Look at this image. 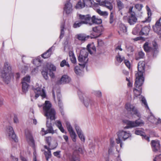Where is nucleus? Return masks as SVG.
<instances>
[{
    "mask_svg": "<svg viewBox=\"0 0 161 161\" xmlns=\"http://www.w3.org/2000/svg\"><path fill=\"white\" fill-rule=\"evenodd\" d=\"M85 6L95 8L103 6L111 11L113 8V0H83Z\"/></svg>",
    "mask_w": 161,
    "mask_h": 161,
    "instance_id": "nucleus-1",
    "label": "nucleus"
},
{
    "mask_svg": "<svg viewBox=\"0 0 161 161\" xmlns=\"http://www.w3.org/2000/svg\"><path fill=\"white\" fill-rule=\"evenodd\" d=\"M87 50L83 49L80 51L78 58L79 62L81 63L79 64L82 68L85 67L88 61V52L92 54L93 52H95L96 51V48L93 44H88L87 46Z\"/></svg>",
    "mask_w": 161,
    "mask_h": 161,
    "instance_id": "nucleus-2",
    "label": "nucleus"
},
{
    "mask_svg": "<svg viewBox=\"0 0 161 161\" xmlns=\"http://www.w3.org/2000/svg\"><path fill=\"white\" fill-rule=\"evenodd\" d=\"M12 68L10 64L7 62H5L3 68L1 72V76L3 80L7 84H8L13 76L12 73Z\"/></svg>",
    "mask_w": 161,
    "mask_h": 161,
    "instance_id": "nucleus-3",
    "label": "nucleus"
},
{
    "mask_svg": "<svg viewBox=\"0 0 161 161\" xmlns=\"http://www.w3.org/2000/svg\"><path fill=\"white\" fill-rule=\"evenodd\" d=\"M52 104L49 101L45 102L43 107V109L45 115L47 117V119L49 118L51 120H53L55 119L56 112L54 109L51 108Z\"/></svg>",
    "mask_w": 161,
    "mask_h": 161,
    "instance_id": "nucleus-4",
    "label": "nucleus"
},
{
    "mask_svg": "<svg viewBox=\"0 0 161 161\" xmlns=\"http://www.w3.org/2000/svg\"><path fill=\"white\" fill-rule=\"evenodd\" d=\"M118 137L116 141L117 144H120V146L122 147V141H125L131 136V134L129 131L123 130H119L117 133Z\"/></svg>",
    "mask_w": 161,
    "mask_h": 161,
    "instance_id": "nucleus-5",
    "label": "nucleus"
},
{
    "mask_svg": "<svg viewBox=\"0 0 161 161\" xmlns=\"http://www.w3.org/2000/svg\"><path fill=\"white\" fill-rule=\"evenodd\" d=\"M144 80L136 79L135 84V88L133 89L134 97H137L141 94L142 92V86L143 85Z\"/></svg>",
    "mask_w": 161,
    "mask_h": 161,
    "instance_id": "nucleus-6",
    "label": "nucleus"
},
{
    "mask_svg": "<svg viewBox=\"0 0 161 161\" xmlns=\"http://www.w3.org/2000/svg\"><path fill=\"white\" fill-rule=\"evenodd\" d=\"M145 62L143 61L139 62L138 64V72L136 74V79L144 80L143 76V73L145 72Z\"/></svg>",
    "mask_w": 161,
    "mask_h": 161,
    "instance_id": "nucleus-7",
    "label": "nucleus"
},
{
    "mask_svg": "<svg viewBox=\"0 0 161 161\" xmlns=\"http://www.w3.org/2000/svg\"><path fill=\"white\" fill-rule=\"evenodd\" d=\"M153 48H152L149 45V43L148 42H146L144 44L143 48L144 51L147 52H149L153 51V56H155V53L157 54L158 53L157 49L158 48V45L155 42H153Z\"/></svg>",
    "mask_w": 161,
    "mask_h": 161,
    "instance_id": "nucleus-8",
    "label": "nucleus"
},
{
    "mask_svg": "<svg viewBox=\"0 0 161 161\" xmlns=\"http://www.w3.org/2000/svg\"><path fill=\"white\" fill-rule=\"evenodd\" d=\"M125 108L128 112L131 114H135L138 117L141 116L140 114L134 105L130 103H127L125 104Z\"/></svg>",
    "mask_w": 161,
    "mask_h": 161,
    "instance_id": "nucleus-9",
    "label": "nucleus"
},
{
    "mask_svg": "<svg viewBox=\"0 0 161 161\" xmlns=\"http://www.w3.org/2000/svg\"><path fill=\"white\" fill-rule=\"evenodd\" d=\"M41 86L38 87L35 86L33 88V90L34 92L35 95V97L36 99L38 98L39 96H41L42 98L46 97V94L44 90L41 88Z\"/></svg>",
    "mask_w": 161,
    "mask_h": 161,
    "instance_id": "nucleus-10",
    "label": "nucleus"
},
{
    "mask_svg": "<svg viewBox=\"0 0 161 161\" xmlns=\"http://www.w3.org/2000/svg\"><path fill=\"white\" fill-rule=\"evenodd\" d=\"M123 19L125 21L127 22L130 25H134L137 20L136 14H133L128 16H124L123 17Z\"/></svg>",
    "mask_w": 161,
    "mask_h": 161,
    "instance_id": "nucleus-11",
    "label": "nucleus"
},
{
    "mask_svg": "<svg viewBox=\"0 0 161 161\" xmlns=\"http://www.w3.org/2000/svg\"><path fill=\"white\" fill-rule=\"evenodd\" d=\"M6 135L8 136L9 138L12 139L14 141L16 142L18 141V139L16 137L13 128L10 126L7 127L6 131Z\"/></svg>",
    "mask_w": 161,
    "mask_h": 161,
    "instance_id": "nucleus-12",
    "label": "nucleus"
},
{
    "mask_svg": "<svg viewBox=\"0 0 161 161\" xmlns=\"http://www.w3.org/2000/svg\"><path fill=\"white\" fill-rule=\"evenodd\" d=\"M78 16L83 24H89L90 25H92V24L90 22L91 17L89 15H83L79 14L78 15Z\"/></svg>",
    "mask_w": 161,
    "mask_h": 161,
    "instance_id": "nucleus-13",
    "label": "nucleus"
},
{
    "mask_svg": "<svg viewBox=\"0 0 161 161\" xmlns=\"http://www.w3.org/2000/svg\"><path fill=\"white\" fill-rule=\"evenodd\" d=\"M78 94L80 99L81 101L83 102V103L86 107H88L89 103L91 105H92V102L89 98H86L85 99H84L82 93L80 90H78Z\"/></svg>",
    "mask_w": 161,
    "mask_h": 161,
    "instance_id": "nucleus-14",
    "label": "nucleus"
},
{
    "mask_svg": "<svg viewBox=\"0 0 161 161\" xmlns=\"http://www.w3.org/2000/svg\"><path fill=\"white\" fill-rule=\"evenodd\" d=\"M92 30L96 34V36H94V38H96L99 37L102 35L104 31V28L102 25H98L93 27Z\"/></svg>",
    "mask_w": 161,
    "mask_h": 161,
    "instance_id": "nucleus-15",
    "label": "nucleus"
},
{
    "mask_svg": "<svg viewBox=\"0 0 161 161\" xmlns=\"http://www.w3.org/2000/svg\"><path fill=\"white\" fill-rule=\"evenodd\" d=\"M64 11L66 14L71 13L73 11L72 5L70 1H67L65 3L64 8Z\"/></svg>",
    "mask_w": 161,
    "mask_h": 161,
    "instance_id": "nucleus-16",
    "label": "nucleus"
},
{
    "mask_svg": "<svg viewBox=\"0 0 161 161\" xmlns=\"http://www.w3.org/2000/svg\"><path fill=\"white\" fill-rule=\"evenodd\" d=\"M151 143L152 150L153 152H156L160 150V145L159 141L157 140H152Z\"/></svg>",
    "mask_w": 161,
    "mask_h": 161,
    "instance_id": "nucleus-17",
    "label": "nucleus"
},
{
    "mask_svg": "<svg viewBox=\"0 0 161 161\" xmlns=\"http://www.w3.org/2000/svg\"><path fill=\"white\" fill-rule=\"evenodd\" d=\"M89 36L82 33L77 34L75 36V38L82 42H84L89 38Z\"/></svg>",
    "mask_w": 161,
    "mask_h": 161,
    "instance_id": "nucleus-18",
    "label": "nucleus"
},
{
    "mask_svg": "<svg viewBox=\"0 0 161 161\" xmlns=\"http://www.w3.org/2000/svg\"><path fill=\"white\" fill-rule=\"evenodd\" d=\"M25 132L27 141L29 144L32 145L33 147H34V141L30 132L28 130H26Z\"/></svg>",
    "mask_w": 161,
    "mask_h": 161,
    "instance_id": "nucleus-19",
    "label": "nucleus"
},
{
    "mask_svg": "<svg viewBox=\"0 0 161 161\" xmlns=\"http://www.w3.org/2000/svg\"><path fill=\"white\" fill-rule=\"evenodd\" d=\"M71 80L70 78L67 75H64L62 76L61 79L58 81L57 84L60 85L69 83Z\"/></svg>",
    "mask_w": 161,
    "mask_h": 161,
    "instance_id": "nucleus-20",
    "label": "nucleus"
},
{
    "mask_svg": "<svg viewBox=\"0 0 161 161\" xmlns=\"http://www.w3.org/2000/svg\"><path fill=\"white\" fill-rule=\"evenodd\" d=\"M153 31L159 36L161 38V25L158 22H156L155 25L153 27Z\"/></svg>",
    "mask_w": 161,
    "mask_h": 161,
    "instance_id": "nucleus-21",
    "label": "nucleus"
},
{
    "mask_svg": "<svg viewBox=\"0 0 161 161\" xmlns=\"http://www.w3.org/2000/svg\"><path fill=\"white\" fill-rule=\"evenodd\" d=\"M123 121L127 125V126L125 127V128L129 129L136 127L135 121L124 120Z\"/></svg>",
    "mask_w": 161,
    "mask_h": 161,
    "instance_id": "nucleus-22",
    "label": "nucleus"
},
{
    "mask_svg": "<svg viewBox=\"0 0 161 161\" xmlns=\"http://www.w3.org/2000/svg\"><path fill=\"white\" fill-rule=\"evenodd\" d=\"M52 124L51 123H48V121H47L46 125L47 127V129L45 131V133H41L42 135H44L48 133H50L52 134L54 133V130H53V127L52 125Z\"/></svg>",
    "mask_w": 161,
    "mask_h": 161,
    "instance_id": "nucleus-23",
    "label": "nucleus"
},
{
    "mask_svg": "<svg viewBox=\"0 0 161 161\" xmlns=\"http://www.w3.org/2000/svg\"><path fill=\"white\" fill-rule=\"evenodd\" d=\"M75 129L81 141L84 142L85 141V138L84 135L80 130V128L77 125H75Z\"/></svg>",
    "mask_w": 161,
    "mask_h": 161,
    "instance_id": "nucleus-24",
    "label": "nucleus"
},
{
    "mask_svg": "<svg viewBox=\"0 0 161 161\" xmlns=\"http://www.w3.org/2000/svg\"><path fill=\"white\" fill-rule=\"evenodd\" d=\"M54 50V47L53 46L48 49L47 51L42 54V58H46L50 57L52 53V50Z\"/></svg>",
    "mask_w": 161,
    "mask_h": 161,
    "instance_id": "nucleus-25",
    "label": "nucleus"
},
{
    "mask_svg": "<svg viewBox=\"0 0 161 161\" xmlns=\"http://www.w3.org/2000/svg\"><path fill=\"white\" fill-rule=\"evenodd\" d=\"M150 31V27L148 26H145L143 27L139 32L140 35H147Z\"/></svg>",
    "mask_w": 161,
    "mask_h": 161,
    "instance_id": "nucleus-26",
    "label": "nucleus"
},
{
    "mask_svg": "<svg viewBox=\"0 0 161 161\" xmlns=\"http://www.w3.org/2000/svg\"><path fill=\"white\" fill-rule=\"evenodd\" d=\"M91 20H92V24H100L102 23V20L101 19H98L96 17L95 15H93L92 18H91Z\"/></svg>",
    "mask_w": 161,
    "mask_h": 161,
    "instance_id": "nucleus-27",
    "label": "nucleus"
},
{
    "mask_svg": "<svg viewBox=\"0 0 161 161\" xmlns=\"http://www.w3.org/2000/svg\"><path fill=\"white\" fill-rule=\"evenodd\" d=\"M146 9L147 11V14L148 16L147 18H146V19L144 21H143L142 22L144 23L147 22H149L151 20V12L150 10V9L148 6H147L146 7Z\"/></svg>",
    "mask_w": 161,
    "mask_h": 161,
    "instance_id": "nucleus-28",
    "label": "nucleus"
},
{
    "mask_svg": "<svg viewBox=\"0 0 161 161\" xmlns=\"http://www.w3.org/2000/svg\"><path fill=\"white\" fill-rule=\"evenodd\" d=\"M55 124L62 133H66L62 126V123L60 120H56V121L55 122Z\"/></svg>",
    "mask_w": 161,
    "mask_h": 161,
    "instance_id": "nucleus-29",
    "label": "nucleus"
},
{
    "mask_svg": "<svg viewBox=\"0 0 161 161\" xmlns=\"http://www.w3.org/2000/svg\"><path fill=\"white\" fill-rule=\"evenodd\" d=\"M57 97L58 101V106L60 108V111L62 113L63 109V105L62 104V102L61 100V95L60 92H58V93L57 94Z\"/></svg>",
    "mask_w": 161,
    "mask_h": 161,
    "instance_id": "nucleus-30",
    "label": "nucleus"
},
{
    "mask_svg": "<svg viewBox=\"0 0 161 161\" xmlns=\"http://www.w3.org/2000/svg\"><path fill=\"white\" fill-rule=\"evenodd\" d=\"M96 11L100 15L103 16L105 18H106L108 15V13L106 11H102L99 8L97 9H96Z\"/></svg>",
    "mask_w": 161,
    "mask_h": 161,
    "instance_id": "nucleus-31",
    "label": "nucleus"
},
{
    "mask_svg": "<svg viewBox=\"0 0 161 161\" xmlns=\"http://www.w3.org/2000/svg\"><path fill=\"white\" fill-rule=\"evenodd\" d=\"M22 91L24 93H26L28 91L29 85V84L25 82H22Z\"/></svg>",
    "mask_w": 161,
    "mask_h": 161,
    "instance_id": "nucleus-32",
    "label": "nucleus"
},
{
    "mask_svg": "<svg viewBox=\"0 0 161 161\" xmlns=\"http://www.w3.org/2000/svg\"><path fill=\"white\" fill-rule=\"evenodd\" d=\"M46 66L47 69L49 70L50 71H55L56 70V67L50 63H47Z\"/></svg>",
    "mask_w": 161,
    "mask_h": 161,
    "instance_id": "nucleus-33",
    "label": "nucleus"
},
{
    "mask_svg": "<svg viewBox=\"0 0 161 161\" xmlns=\"http://www.w3.org/2000/svg\"><path fill=\"white\" fill-rule=\"evenodd\" d=\"M46 66L47 69L49 70L50 71H55L56 70V67L50 63H47Z\"/></svg>",
    "mask_w": 161,
    "mask_h": 161,
    "instance_id": "nucleus-34",
    "label": "nucleus"
},
{
    "mask_svg": "<svg viewBox=\"0 0 161 161\" xmlns=\"http://www.w3.org/2000/svg\"><path fill=\"white\" fill-rule=\"evenodd\" d=\"M116 61L119 63H121L125 59V57L124 56H122L119 53H118V54L116 57Z\"/></svg>",
    "mask_w": 161,
    "mask_h": 161,
    "instance_id": "nucleus-35",
    "label": "nucleus"
},
{
    "mask_svg": "<svg viewBox=\"0 0 161 161\" xmlns=\"http://www.w3.org/2000/svg\"><path fill=\"white\" fill-rule=\"evenodd\" d=\"M69 57L71 62L74 64H76V60L73 52H71L69 53Z\"/></svg>",
    "mask_w": 161,
    "mask_h": 161,
    "instance_id": "nucleus-36",
    "label": "nucleus"
},
{
    "mask_svg": "<svg viewBox=\"0 0 161 161\" xmlns=\"http://www.w3.org/2000/svg\"><path fill=\"white\" fill-rule=\"evenodd\" d=\"M70 161H80L78 155H75V153H73L69 158Z\"/></svg>",
    "mask_w": 161,
    "mask_h": 161,
    "instance_id": "nucleus-37",
    "label": "nucleus"
},
{
    "mask_svg": "<svg viewBox=\"0 0 161 161\" xmlns=\"http://www.w3.org/2000/svg\"><path fill=\"white\" fill-rule=\"evenodd\" d=\"M85 7V4L83 2L82 3L80 0L76 4L75 6V8L77 9H81Z\"/></svg>",
    "mask_w": 161,
    "mask_h": 161,
    "instance_id": "nucleus-38",
    "label": "nucleus"
},
{
    "mask_svg": "<svg viewBox=\"0 0 161 161\" xmlns=\"http://www.w3.org/2000/svg\"><path fill=\"white\" fill-rule=\"evenodd\" d=\"M119 28L121 31L123 33H126L127 31V28L125 25L123 24H119Z\"/></svg>",
    "mask_w": 161,
    "mask_h": 161,
    "instance_id": "nucleus-39",
    "label": "nucleus"
},
{
    "mask_svg": "<svg viewBox=\"0 0 161 161\" xmlns=\"http://www.w3.org/2000/svg\"><path fill=\"white\" fill-rule=\"evenodd\" d=\"M80 67H81V66H80V67H79L78 66H75V72L77 75H80L82 71ZM81 68L82 67H81Z\"/></svg>",
    "mask_w": 161,
    "mask_h": 161,
    "instance_id": "nucleus-40",
    "label": "nucleus"
},
{
    "mask_svg": "<svg viewBox=\"0 0 161 161\" xmlns=\"http://www.w3.org/2000/svg\"><path fill=\"white\" fill-rule=\"evenodd\" d=\"M65 124L66 126V127L67 128V129L69 132H71V131H73L74 130H73V128L71 125L70 123L68 121H65Z\"/></svg>",
    "mask_w": 161,
    "mask_h": 161,
    "instance_id": "nucleus-41",
    "label": "nucleus"
},
{
    "mask_svg": "<svg viewBox=\"0 0 161 161\" xmlns=\"http://www.w3.org/2000/svg\"><path fill=\"white\" fill-rule=\"evenodd\" d=\"M135 122L136 127L142 126L144 124V122L140 119L136 120Z\"/></svg>",
    "mask_w": 161,
    "mask_h": 161,
    "instance_id": "nucleus-42",
    "label": "nucleus"
},
{
    "mask_svg": "<svg viewBox=\"0 0 161 161\" xmlns=\"http://www.w3.org/2000/svg\"><path fill=\"white\" fill-rule=\"evenodd\" d=\"M60 28H61V32H60V39L62 38L63 36L64 35V23H63L61 24V26H60Z\"/></svg>",
    "mask_w": 161,
    "mask_h": 161,
    "instance_id": "nucleus-43",
    "label": "nucleus"
},
{
    "mask_svg": "<svg viewBox=\"0 0 161 161\" xmlns=\"http://www.w3.org/2000/svg\"><path fill=\"white\" fill-rule=\"evenodd\" d=\"M142 99L141 100V101H142V103L144 104L145 108H147V109H148L149 111H150V110L149 109V108L148 106L147 103V102L145 98L143 97H142Z\"/></svg>",
    "mask_w": 161,
    "mask_h": 161,
    "instance_id": "nucleus-44",
    "label": "nucleus"
},
{
    "mask_svg": "<svg viewBox=\"0 0 161 161\" xmlns=\"http://www.w3.org/2000/svg\"><path fill=\"white\" fill-rule=\"evenodd\" d=\"M44 155L45 156L47 160H48V159L51 157V153L50 149H48L47 151L44 152Z\"/></svg>",
    "mask_w": 161,
    "mask_h": 161,
    "instance_id": "nucleus-45",
    "label": "nucleus"
},
{
    "mask_svg": "<svg viewBox=\"0 0 161 161\" xmlns=\"http://www.w3.org/2000/svg\"><path fill=\"white\" fill-rule=\"evenodd\" d=\"M73 142H75L76 141V135L74 131L69 132Z\"/></svg>",
    "mask_w": 161,
    "mask_h": 161,
    "instance_id": "nucleus-46",
    "label": "nucleus"
},
{
    "mask_svg": "<svg viewBox=\"0 0 161 161\" xmlns=\"http://www.w3.org/2000/svg\"><path fill=\"white\" fill-rule=\"evenodd\" d=\"M64 66H66L69 68L70 67L69 64L68 63V62H67L64 59L60 63V66L61 67H63Z\"/></svg>",
    "mask_w": 161,
    "mask_h": 161,
    "instance_id": "nucleus-47",
    "label": "nucleus"
},
{
    "mask_svg": "<svg viewBox=\"0 0 161 161\" xmlns=\"http://www.w3.org/2000/svg\"><path fill=\"white\" fill-rule=\"evenodd\" d=\"M83 24L80 21V22L76 21L73 25V27L74 28H76L80 27Z\"/></svg>",
    "mask_w": 161,
    "mask_h": 161,
    "instance_id": "nucleus-48",
    "label": "nucleus"
},
{
    "mask_svg": "<svg viewBox=\"0 0 161 161\" xmlns=\"http://www.w3.org/2000/svg\"><path fill=\"white\" fill-rule=\"evenodd\" d=\"M138 57L136 56V60H138L140 58H143L145 56V54L142 51H141L138 52Z\"/></svg>",
    "mask_w": 161,
    "mask_h": 161,
    "instance_id": "nucleus-49",
    "label": "nucleus"
},
{
    "mask_svg": "<svg viewBox=\"0 0 161 161\" xmlns=\"http://www.w3.org/2000/svg\"><path fill=\"white\" fill-rule=\"evenodd\" d=\"M41 72L44 78L46 80H47L48 79V76H47L48 69H45V70L43 69Z\"/></svg>",
    "mask_w": 161,
    "mask_h": 161,
    "instance_id": "nucleus-50",
    "label": "nucleus"
},
{
    "mask_svg": "<svg viewBox=\"0 0 161 161\" xmlns=\"http://www.w3.org/2000/svg\"><path fill=\"white\" fill-rule=\"evenodd\" d=\"M135 133L137 135H140L142 136L144 134V132L142 130L140 129H137L136 130Z\"/></svg>",
    "mask_w": 161,
    "mask_h": 161,
    "instance_id": "nucleus-51",
    "label": "nucleus"
},
{
    "mask_svg": "<svg viewBox=\"0 0 161 161\" xmlns=\"http://www.w3.org/2000/svg\"><path fill=\"white\" fill-rule=\"evenodd\" d=\"M151 115L148 118V120L152 123H155L156 119L155 118L151 112L150 113Z\"/></svg>",
    "mask_w": 161,
    "mask_h": 161,
    "instance_id": "nucleus-52",
    "label": "nucleus"
},
{
    "mask_svg": "<svg viewBox=\"0 0 161 161\" xmlns=\"http://www.w3.org/2000/svg\"><path fill=\"white\" fill-rule=\"evenodd\" d=\"M117 4L119 10H121L124 8V6L123 4L121 1L118 0L117 1Z\"/></svg>",
    "mask_w": 161,
    "mask_h": 161,
    "instance_id": "nucleus-53",
    "label": "nucleus"
},
{
    "mask_svg": "<svg viewBox=\"0 0 161 161\" xmlns=\"http://www.w3.org/2000/svg\"><path fill=\"white\" fill-rule=\"evenodd\" d=\"M30 81V77L29 75H27L24 77L22 80V82H25V83H27L29 84Z\"/></svg>",
    "mask_w": 161,
    "mask_h": 161,
    "instance_id": "nucleus-54",
    "label": "nucleus"
},
{
    "mask_svg": "<svg viewBox=\"0 0 161 161\" xmlns=\"http://www.w3.org/2000/svg\"><path fill=\"white\" fill-rule=\"evenodd\" d=\"M140 31L139 29V28L137 27H136L134 28L132 31V33L134 35H137L138 34H139V32Z\"/></svg>",
    "mask_w": 161,
    "mask_h": 161,
    "instance_id": "nucleus-55",
    "label": "nucleus"
},
{
    "mask_svg": "<svg viewBox=\"0 0 161 161\" xmlns=\"http://www.w3.org/2000/svg\"><path fill=\"white\" fill-rule=\"evenodd\" d=\"M143 6L142 4H137L135 5V8L138 11H140L141 10Z\"/></svg>",
    "mask_w": 161,
    "mask_h": 161,
    "instance_id": "nucleus-56",
    "label": "nucleus"
},
{
    "mask_svg": "<svg viewBox=\"0 0 161 161\" xmlns=\"http://www.w3.org/2000/svg\"><path fill=\"white\" fill-rule=\"evenodd\" d=\"M126 80L128 82V83H127L128 86V87H131L133 84L131 79L130 78H126Z\"/></svg>",
    "mask_w": 161,
    "mask_h": 161,
    "instance_id": "nucleus-57",
    "label": "nucleus"
},
{
    "mask_svg": "<svg viewBox=\"0 0 161 161\" xmlns=\"http://www.w3.org/2000/svg\"><path fill=\"white\" fill-rule=\"evenodd\" d=\"M46 140L48 146H50L51 144V142L52 140V138L50 136L47 137H46Z\"/></svg>",
    "mask_w": 161,
    "mask_h": 161,
    "instance_id": "nucleus-58",
    "label": "nucleus"
},
{
    "mask_svg": "<svg viewBox=\"0 0 161 161\" xmlns=\"http://www.w3.org/2000/svg\"><path fill=\"white\" fill-rule=\"evenodd\" d=\"M97 44L98 46L100 47L103 46L104 45V43L103 42L101 39H99L98 40Z\"/></svg>",
    "mask_w": 161,
    "mask_h": 161,
    "instance_id": "nucleus-59",
    "label": "nucleus"
},
{
    "mask_svg": "<svg viewBox=\"0 0 161 161\" xmlns=\"http://www.w3.org/2000/svg\"><path fill=\"white\" fill-rule=\"evenodd\" d=\"M60 151H59L54 152L53 153V155L55 157H56L58 158H60L61 157L60 155Z\"/></svg>",
    "mask_w": 161,
    "mask_h": 161,
    "instance_id": "nucleus-60",
    "label": "nucleus"
},
{
    "mask_svg": "<svg viewBox=\"0 0 161 161\" xmlns=\"http://www.w3.org/2000/svg\"><path fill=\"white\" fill-rule=\"evenodd\" d=\"M114 21V15L113 13L111 12L110 15V20L109 22L110 24H112Z\"/></svg>",
    "mask_w": 161,
    "mask_h": 161,
    "instance_id": "nucleus-61",
    "label": "nucleus"
},
{
    "mask_svg": "<svg viewBox=\"0 0 161 161\" xmlns=\"http://www.w3.org/2000/svg\"><path fill=\"white\" fill-rule=\"evenodd\" d=\"M133 8V6H130L129 8L128 12L130 15H131L132 14H136L135 12L132 11Z\"/></svg>",
    "mask_w": 161,
    "mask_h": 161,
    "instance_id": "nucleus-62",
    "label": "nucleus"
},
{
    "mask_svg": "<svg viewBox=\"0 0 161 161\" xmlns=\"http://www.w3.org/2000/svg\"><path fill=\"white\" fill-rule=\"evenodd\" d=\"M124 62L126 66L129 69H130V63L129 61L127 60H125Z\"/></svg>",
    "mask_w": 161,
    "mask_h": 161,
    "instance_id": "nucleus-63",
    "label": "nucleus"
},
{
    "mask_svg": "<svg viewBox=\"0 0 161 161\" xmlns=\"http://www.w3.org/2000/svg\"><path fill=\"white\" fill-rule=\"evenodd\" d=\"M95 95L98 97H100L102 96V93L101 92L99 91H96L94 93Z\"/></svg>",
    "mask_w": 161,
    "mask_h": 161,
    "instance_id": "nucleus-64",
    "label": "nucleus"
}]
</instances>
